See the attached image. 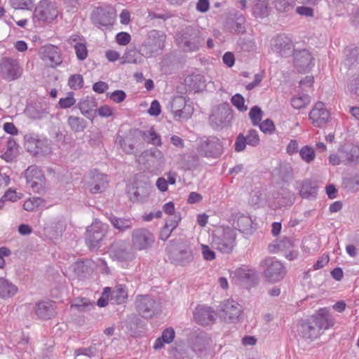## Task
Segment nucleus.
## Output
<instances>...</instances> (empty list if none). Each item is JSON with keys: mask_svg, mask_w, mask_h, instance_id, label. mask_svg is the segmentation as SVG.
I'll return each instance as SVG.
<instances>
[{"mask_svg": "<svg viewBox=\"0 0 359 359\" xmlns=\"http://www.w3.org/2000/svg\"><path fill=\"white\" fill-rule=\"evenodd\" d=\"M165 39L166 35L163 32L150 30L140 47V54L146 58L156 56L164 48Z\"/></svg>", "mask_w": 359, "mask_h": 359, "instance_id": "obj_1", "label": "nucleus"}, {"mask_svg": "<svg viewBox=\"0 0 359 359\" xmlns=\"http://www.w3.org/2000/svg\"><path fill=\"white\" fill-rule=\"evenodd\" d=\"M169 259L175 265L186 266L194 259V248L189 241L179 243L170 248Z\"/></svg>", "mask_w": 359, "mask_h": 359, "instance_id": "obj_2", "label": "nucleus"}, {"mask_svg": "<svg viewBox=\"0 0 359 359\" xmlns=\"http://www.w3.org/2000/svg\"><path fill=\"white\" fill-rule=\"evenodd\" d=\"M236 234L230 227L223 228L217 231L214 235L212 248L222 253H230L236 245Z\"/></svg>", "mask_w": 359, "mask_h": 359, "instance_id": "obj_3", "label": "nucleus"}, {"mask_svg": "<svg viewBox=\"0 0 359 359\" xmlns=\"http://www.w3.org/2000/svg\"><path fill=\"white\" fill-rule=\"evenodd\" d=\"M177 40L179 46L184 51H196L203 43L205 36L197 29L187 27Z\"/></svg>", "mask_w": 359, "mask_h": 359, "instance_id": "obj_4", "label": "nucleus"}, {"mask_svg": "<svg viewBox=\"0 0 359 359\" xmlns=\"http://www.w3.org/2000/svg\"><path fill=\"white\" fill-rule=\"evenodd\" d=\"M261 266L267 281L277 283L283 279L286 269L283 263L272 257H267L262 261Z\"/></svg>", "mask_w": 359, "mask_h": 359, "instance_id": "obj_5", "label": "nucleus"}, {"mask_svg": "<svg viewBox=\"0 0 359 359\" xmlns=\"http://www.w3.org/2000/svg\"><path fill=\"white\" fill-rule=\"evenodd\" d=\"M109 226L100 221L95 220L86 229V242L90 250H95L100 246L101 241L106 236Z\"/></svg>", "mask_w": 359, "mask_h": 359, "instance_id": "obj_6", "label": "nucleus"}, {"mask_svg": "<svg viewBox=\"0 0 359 359\" xmlns=\"http://www.w3.org/2000/svg\"><path fill=\"white\" fill-rule=\"evenodd\" d=\"M23 72L19 61L10 57H4L0 60V76L8 81L19 79Z\"/></svg>", "mask_w": 359, "mask_h": 359, "instance_id": "obj_7", "label": "nucleus"}, {"mask_svg": "<svg viewBox=\"0 0 359 359\" xmlns=\"http://www.w3.org/2000/svg\"><path fill=\"white\" fill-rule=\"evenodd\" d=\"M110 257L118 262H128L135 258V253L126 241H114L109 249Z\"/></svg>", "mask_w": 359, "mask_h": 359, "instance_id": "obj_8", "label": "nucleus"}, {"mask_svg": "<svg viewBox=\"0 0 359 359\" xmlns=\"http://www.w3.org/2000/svg\"><path fill=\"white\" fill-rule=\"evenodd\" d=\"M27 188L33 193H40L45 187L46 178L42 170L36 165H31L25 170Z\"/></svg>", "mask_w": 359, "mask_h": 359, "instance_id": "obj_9", "label": "nucleus"}, {"mask_svg": "<svg viewBox=\"0 0 359 359\" xmlns=\"http://www.w3.org/2000/svg\"><path fill=\"white\" fill-rule=\"evenodd\" d=\"M25 147L33 155L46 156L51 153L50 141L47 139H40L34 135L25 136Z\"/></svg>", "mask_w": 359, "mask_h": 359, "instance_id": "obj_10", "label": "nucleus"}, {"mask_svg": "<svg viewBox=\"0 0 359 359\" xmlns=\"http://www.w3.org/2000/svg\"><path fill=\"white\" fill-rule=\"evenodd\" d=\"M135 305L137 311L144 318H151L160 308L159 302L148 294L137 296Z\"/></svg>", "mask_w": 359, "mask_h": 359, "instance_id": "obj_11", "label": "nucleus"}, {"mask_svg": "<svg viewBox=\"0 0 359 359\" xmlns=\"http://www.w3.org/2000/svg\"><path fill=\"white\" fill-rule=\"evenodd\" d=\"M58 11L55 4L42 0L36 7L33 13L34 20L50 22L57 18Z\"/></svg>", "mask_w": 359, "mask_h": 359, "instance_id": "obj_12", "label": "nucleus"}, {"mask_svg": "<svg viewBox=\"0 0 359 359\" xmlns=\"http://www.w3.org/2000/svg\"><path fill=\"white\" fill-rule=\"evenodd\" d=\"M198 151L205 156L216 158L222 154L223 144L216 137H205L200 142Z\"/></svg>", "mask_w": 359, "mask_h": 359, "instance_id": "obj_13", "label": "nucleus"}, {"mask_svg": "<svg viewBox=\"0 0 359 359\" xmlns=\"http://www.w3.org/2000/svg\"><path fill=\"white\" fill-rule=\"evenodd\" d=\"M132 245L137 250H144L150 248L155 237L152 233L146 229H137L132 232Z\"/></svg>", "mask_w": 359, "mask_h": 359, "instance_id": "obj_14", "label": "nucleus"}, {"mask_svg": "<svg viewBox=\"0 0 359 359\" xmlns=\"http://www.w3.org/2000/svg\"><path fill=\"white\" fill-rule=\"evenodd\" d=\"M309 118L315 127L323 128L329 122L330 113L326 109L324 103L318 102L311 110Z\"/></svg>", "mask_w": 359, "mask_h": 359, "instance_id": "obj_15", "label": "nucleus"}, {"mask_svg": "<svg viewBox=\"0 0 359 359\" xmlns=\"http://www.w3.org/2000/svg\"><path fill=\"white\" fill-rule=\"evenodd\" d=\"M297 332L299 337L309 341H313L320 337L319 328L316 327L311 319L301 320L297 325Z\"/></svg>", "mask_w": 359, "mask_h": 359, "instance_id": "obj_16", "label": "nucleus"}, {"mask_svg": "<svg viewBox=\"0 0 359 359\" xmlns=\"http://www.w3.org/2000/svg\"><path fill=\"white\" fill-rule=\"evenodd\" d=\"M116 17L113 7L97 8L92 14V20L95 24L102 26L112 25Z\"/></svg>", "mask_w": 359, "mask_h": 359, "instance_id": "obj_17", "label": "nucleus"}, {"mask_svg": "<svg viewBox=\"0 0 359 359\" xmlns=\"http://www.w3.org/2000/svg\"><path fill=\"white\" fill-rule=\"evenodd\" d=\"M294 62L300 72H306L314 66V59L311 53L306 50H295Z\"/></svg>", "mask_w": 359, "mask_h": 359, "instance_id": "obj_18", "label": "nucleus"}, {"mask_svg": "<svg viewBox=\"0 0 359 359\" xmlns=\"http://www.w3.org/2000/svg\"><path fill=\"white\" fill-rule=\"evenodd\" d=\"M221 312L224 321L233 323L238 318L241 313V307L236 301L228 299L222 304Z\"/></svg>", "mask_w": 359, "mask_h": 359, "instance_id": "obj_19", "label": "nucleus"}, {"mask_svg": "<svg viewBox=\"0 0 359 359\" xmlns=\"http://www.w3.org/2000/svg\"><path fill=\"white\" fill-rule=\"evenodd\" d=\"M316 327L319 328V332L322 330H327L332 327L334 320L330 313L329 309L323 308L319 309L317 313L310 318Z\"/></svg>", "mask_w": 359, "mask_h": 359, "instance_id": "obj_20", "label": "nucleus"}, {"mask_svg": "<svg viewBox=\"0 0 359 359\" xmlns=\"http://www.w3.org/2000/svg\"><path fill=\"white\" fill-rule=\"evenodd\" d=\"M231 221L234 229H238L241 233H251L253 228V222L249 215L241 212H234L232 214Z\"/></svg>", "mask_w": 359, "mask_h": 359, "instance_id": "obj_21", "label": "nucleus"}, {"mask_svg": "<svg viewBox=\"0 0 359 359\" xmlns=\"http://www.w3.org/2000/svg\"><path fill=\"white\" fill-rule=\"evenodd\" d=\"M41 60L51 67H55L62 62V59L58 48L52 45L42 48L41 52Z\"/></svg>", "mask_w": 359, "mask_h": 359, "instance_id": "obj_22", "label": "nucleus"}, {"mask_svg": "<svg viewBox=\"0 0 359 359\" xmlns=\"http://www.w3.org/2000/svg\"><path fill=\"white\" fill-rule=\"evenodd\" d=\"M271 50L280 55H286L293 50L291 39L284 35H279L271 41Z\"/></svg>", "mask_w": 359, "mask_h": 359, "instance_id": "obj_23", "label": "nucleus"}, {"mask_svg": "<svg viewBox=\"0 0 359 359\" xmlns=\"http://www.w3.org/2000/svg\"><path fill=\"white\" fill-rule=\"evenodd\" d=\"M339 153L345 164L359 162L358 146L350 143L344 144L339 148Z\"/></svg>", "mask_w": 359, "mask_h": 359, "instance_id": "obj_24", "label": "nucleus"}, {"mask_svg": "<svg viewBox=\"0 0 359 359\" xmlns=\"http://www.w3.org/2000/svg\"><path fill=\"white\" fill-rule=\"evenodd\" d=\"M215 312L209 306H198L194 312V318L196 322L202 325H208L215 320Z\"/></svg>", "mask_w": 359, "mask_h": 359, "instance_id": "obj_25", "label": "nucleus"}, {"mask_svg": "<svg viewBox=\"0 0 359 359\" xmlns=\"http://www.w3.org/2000/svg\"><path fill=\"white\" fill-rule=\"evenodd\" d=\"M231 118L228 109H218L215 110L210 116V122L214 128H219L225 126Z\"/></svg>", "mask_w": 359, "mask_h": 359, "instance_id": "obj_26", "label": "nucleus"}, {"mask_svg": "<svg viewBox=\"0 0 359 359\" xmlns=\"http://www.w3.org/2000/svg\"><path fill=\"white\" fill-rule=\"evenodd\" d=\"M252 13L256 18H264L269 15L271 8L268 0H252Z\"/></svg>", "mask_w": 359, "mask_h": 359, "instance_id": "obj_27", "label": "nucleus"}, {"mask_svg": "<svg viewBox=\"0 0 359 359\" xmlns=\"http://www.w3.org/2000/svg\"><path fill=\"white\" fill-rule=\"evenodd\" d=\"M95 101L88 97L81 100L77 104V107L81 113L91 121L93 120L96 114L95 111Z\"/></svg>", "mask_w": 359, "mask_h": 359, "instance_id": "obj_28", "label": "nucleus"}, {"mask_svg": "<svg viewBox=\"0 0 359 359\" xmlns=\"http://www.w3.org/2000/svg\"><path fill=\"white\" fill-rule=\"evenodd\" d=\"M209 340L203 335H198L191 341L192 350L200 358L204 357L208 351Z\"/></svg>", "mask_w": 359, "mask_h": 359, "instance_id": "obj_29", "label": "nucleus"}, {"mask_svg": "<svg viewBox=\"0 0 359 359\" xmlns=\"http://www.w3.org/2000/svg\"><path fill=\"white\" fill-rule=\"evenodd\" d=\"M35 313L39 318L48 319L55 315L51 302H42L36 304Z\"/></svg>", "mask_w": 359, "mask_h": 359, "instance_id": "obj_30", "label": "nucleus"}, {"mask_svg": "<svg viewBox=\"0 0 359 359\" xmlns=\"http://www.w3.org/2000/svg\"><path fill=\"white\" fill-rule=\"evenodd\" d=\"M108 182L107 176L99 172H95L92 177L90 191L93 194L102 192Z\"/></svg>", "mask_w": 359, "mask_h": 359, "instance_id": "obj_31", "label": "nucleus"}, {"mask_svg": "<svg viewBox=\"0 0 359 359\" xmlns=\"http://www.w3.org/2000/svg\"><path fill=\"white\" fill-rule=\"evenodd\" d=\"M67 125L74 133H81L86 130L87 121L81 117L70 115L67 117Z\"/></svg>", "mask_w": 359, "mask_h": 359, "instance_id": "obj_32", "label": "nucleus"}, {"mask_svg": "<svg viewBox=\"0 0 359 359\" xmlns=\"http://www.w3.org/2000/svg\"><path fill=\"white\" fill-rule=\"evenodd\" d=\"M65 229L64 222L57 219H50L45 224L44 229L49 234L57 236L61 233Z\"/></svg>", "mask_w": 359, "mask_h": 359, "instance_id": "obj_33", "label": "nucleus"}, {"mask_svg": "<svg viewBox=\"0 0 359 359\" xmlns=\"http://www.w3.org/2000/svg\"><path fill=\"white\" fill-rule=\"evenodd\" d=\"M18 291L15 285L10 283L7 279L0 278V297L9 298L13 296Z\"/></svg>", "mask_w": 359, "mask_h": 359, "instance_id": "obj_34", "label": "nucleus"}, {"mask_svg": "<svg viewBox=\"0 0 359 359\" xmlns=\"http://www.w3.org/2000/svg\"><path fill=\"white\" fill-rule=\"evenodd\" d=\"M192 346L190 348L185 345L179 344L171 351V354L176 359H192L193 353Z\"/></svg>", "mask_w": 359, "mask_h": 359, "instance_id": "obj_35", "label": "nucleus"}, {"mask_svg": "<svg viewBox=\"0 0 359 359\" xmlns=\"http://www.w3.org/2000/svg\"><path fill=\"white\" fill-rule=\"evenodd\" d=\"M116 142L120 145L123 151L128 154H132L135 149L134 135L128 134L126 137L118 136Z\"/></svg>", "mask_w": 359, "mask_h": 359, "instance_id": "obj_36", "label": "nucleus"}, {"mask_svg": "<svg viewBox=\"0 0 359 359\" xmlns=\"http://www.w3.org/2000/svg\"><path fill=\"white\" fill-rule=\"evenodd\" d=\"M109 219L113 226L121 231L129 229L133 225V219L130 218H118L115 216H111Z\"/></svg>", "mask_w": 359, "mask_h": 359, "instance_id": "obj_37", "label": "nucleus"}, {"mask_svg": "<svg viewBox=\"0 0 359 359\" xmlns=\"http://www.w3.org/2000/svg\"><path fill=\"white\" fill-rule=\"evenodd\" d=\"M273 198L278 201L280 205H289L293 203L294 195L287 189H281L273 194Z\"/></svg>", "mask_w": 359, "mask_h": 359, "instance_id": "obj_38", "label": "nucleus"}, {"mask_svg": "<svg viewBox=\"0 0 359 359\" xmlns=\"http://www.w3.org/2000/svg\"><path fill=\"white\" fill-rule=\"evenodd\" d=\"M18 145L13 140H9L6 144V151L1 155L6 161H12L18 155Z\"/></svg>", "mask_w": 359, "mask_h": 359, "instance_id": "obj_39", "label": "nucleus"}, {"mask_svg": "<svg viewBox=\"0 0 359 359\" xmlns=\"http://www.w3.org/2000/svg\"><path fill=\"white\" fill-rule=\"evenodd\" d=\"M111 300L117 304H123L128 298V292L124 285H118L111 292Z\"/></svg>", "mask_w": 359, "mask_h": 359, "instance_id": "obj_40", "label": "nucleus"}, {"mask_svg": "<svg viewBox=\"0 0 359 359\" xmlns=\"http://www.w3.org/2000/svg\"><path fill=\"white\" fill-rule=\"evenodd\" d=\"M181 220L180 216H175L174 220L166 222L164 227L161 231L160 238L162 240H166L169 237L171 232L177 227L178 223Z\"/></svg>", "mask_w": 359, "mask_h": 359, "instance_id": "obj_41", "label": "nucleus"}, {"mask_svg": "<svg viewBox=\"0 0 359 359\" xmlns=\"http://www.w3.org/2000/svg\"><path fill=\"white\" fill-rule=\"evenodd\" d=\"M27 112L28 115L34 119H41L46 117L48 111L46 108H43L42 107L39 106H32L29 107L27 109Z\"/></svg>", "mask_w": 359, "mask_h": 359, "instance_id": "obj_42", "label": "nucleus"}, {"mask_svg": "<svg viewBox=\"0 0 359 359\" xmlns=\"http://www.w3.org/2000/svg\"><path fill=\"white\" fill-rule=\"evenodd\" d=\"M194 113V108L192 106H189L183 109H180L179 112H174L173 118L176 121L183 122L189 119Z\"/></svg>", "mask_w": 359, "mask_h": 359, "instance_id": "obj_43", "label": "nucleus"}, {"mask_svg": "<svg viewBox=\"0 0 359 359\" xmlns=\"http://www.w3.org/2000/svg\"><path fill=\"white\" fill-rule=\"evenodd\" d=\"M316 192V187L309 181L304 182L299 190L300 195L305 198L315 196Z\"/></svg>", "mask_w": 359, "mask_h": 359, "instance_id": "obj_44", "label": "nucleus"}, {"mask_svg": "<svg viewBox=\"0 0 359 359\" xmlns=\"http://www.w3.org/2000/svg\"><path fill=\"white\" fill-rule=\"evenodd\" d=\"M299 156L302 161L311 163L315 160L316 153L313 147L306 145L299 150Z\"/></svg>", "mask_w": 359, "mask_h": 359, "instance_id": "obj_45", "label": "nucleus"}, {"mask_svg": "<svg viewBox=\"0 0 359 359\" xmlns=\"http://www.w3.org/2000/svg\"><path fill=\"white\" fill-rule=\"evenodd\" d=\"M142 137L144 140L154 145L158 146L161 144V137L154 131L153 128L143 132Z\"/></svg>", "mask_w": 359, "mask_h": 359, "instance_id": "obj_46", "label": "nucleus"}, {"mask_svg": "<svg viewBox=\"0 0 359 359\" xmlns=\"http://www.w3.org/2000/svg\"><path fill=\"white\" fill-rule=\"evenodd\" d=\"M185 81L187 83H193L192 86H191V88L196 92L202 90L205 87L203 76L199 74L189 76L186 79Z\"/></svg>", "mask_w": 359, "mask_h": 359, "instance_id": "obj_47", "label": "nucleus"}, {"mask_svg": "<svg viewBox=\"0 0 359 359\" xmlns=\"http://www.w3.org/2000/svg\"><path fill=\"white\" fill-rule=\"evenodd\" d=\"M310 102L311 100L309 95H301L292 97L291 104L294 109H299L307 106Z\"/></svg>", "mask_w": 359, "mask_h": 359, "instance_id": "obj_48", "label": "nucleus"}, {"mask_svg": "<svg viewBox=\"0 0 359 359\" xmlns=\"http://www.w3.org/2000/svg\"><path fill=\"white\" fill-rule=\"evenodd\" d=\"M189 106H190V104H187V100L184 97L178 96L172 99L170 103V110L172 114L177 111L179 112L180 109H183Z\"/></svg>", "mask_w": 359, "mask_h": 359, "instance_id": "obj_49", "label": "nucleus"}, {"mask_svg": "<svg viewBox=\"0 0 359 359\" xmlns=\"http://www.w3.org/2000/svg\"><path fill=\"white\" fill-rule=\"evenodd\" d=\"M92 306L93 305L90 303L88 299L82 298L75 300V302L71 305V308L76 309L81 312H84L90 310Z\"/></svg>", "mask_w": 359, "mask_h": 359, "instance_id": "obj_50", "label": "nucleus"}, {"mask_svg": "<svg viewBox=\"0 0 359 359\" xmlns=\"http://www.w3.org/2000/svg\"><path fill=\"white\" fill-rule=\"evenodd\" d=\"M295 0H275V7L280 12H286L293 8Z\"/></svg>", "mask_w": 359, "mask_h": 359, "instance_id": "obj_51", "label": "nucleus"}, {"mask_svg": "<svg viewBox=\"0 0 359 359\" xmlns=\"http://www.w3.org/2000/svg\"><path fill=\"white\" fill-rule=\"evenodd\" d=\"M130 199L133 201H140L144 200L146 197H147L149 194V191H143L142 188H133L131 190L128 191Z\"/></svg>", "mask_w": 359, "mask_h": 359, "instance_id": "obj_52", "label": "nucleus"}, {"mask_svg": "<svg viewBox=\"0 0 359 359\" xmlns=\"http://www.w3.org/2000/svg\"><path fill=\"white\" fill-rule=\"evenodd\" d=\"M76 102V99L74 97L72 93H69L67 97H61L59 100L57 105V108L60 109H69L74 106Z\"/></svg>", "mask_w": 359, "mask_h": 359, "instance_id": "obj_53", "label": "nucleus"}, {"mask_svg": "<svg viewBox=\"0 0 359 359\" xmlns=\"http://www.w3.org/2000/svg\"><path fill=\"white\" fill-rule=\"evenodd\" d=\"M43 203L41 198L33 197L26 200L23 204V208L27 211H34Z\"/></svg>", "mask_w": 359, "mask_h": 359, "instance_id": "obj_54", "label": "nucleus"}, {"mask_svg": "<svg viewBox=\"0 0 359 359\" xmlns=\"http://www.w3.org/2000/svg\"><path fill=\"white\" fill-rule=\"evenodd\" d=\"M250 118L252 121V123L254 126H257L259 124L262 117V109L257 107L254 106L249 112Z\"/></svg>", "mask_w": 359, "mask_h": 359, "instance_id": "obj_55", "label": "nucleus"}, {"mask_svg": "<svg viewBox=\"0 0 359 359\" xmlns=\"http://www.w3.org/2000/svg\"><path fill=\"white\" fill-rule=\"evenodd\" d=\"M68 84L72 89H80L83 86V79L80 74L72 75L68 81Z\"/></svg>", "mask_w": 359, "mask_h": 359, "instance_id": "obj_56", "label": "nucleus"}, {"mask_svg": "<svg viewBox=\"0 0 359 359\" xmlns=\"http://www.w3.org/2000/svg\"><path fill=\"white\" fill-rule=\"evenodd\" d=\"M34 1V0H10V4L15 9H29L33 6Z\"/></svg>", "mask_w": 359, "mask_h": 359, "instance_id": "obj_57", "label": "nucleus"}, {"mask_svg": "<svg viewBox=\"0 0 359 359\" xmlns=\"http://www.w3.org/2000/svg\"><path fill=\"white\" fill-rule=\"evenodd\" d=\"M147 153L151 158V161L154 163L161 165L164 163V156L160 150L157 149H151L147 151Z\"/></svg>", "mask_w": 359, "mask_h": 359, "instance_id": "obj_58", "label": "nucleus"}, {"mask_svg": "<svg viewBox=\"0 0 359 359\" xmlns=\"http://www.w3.org/2000/svg\"><path fill=\"white\" fill-rule=\"evenodd\" d=\"M231 103L236 107L239 111H245L248 107L245 105L244 97L241 94H236L231 97Z\"/></svg>", "mask_w": 359, "mask_h": 359, "instance_id": "obj_59", "label": "nucleus"}, {"mask_svg": "<svg viewBox=\"0 0 359 359\" xmlns=\"http://www.w3.org/2000/svg\"><path fill=\"white\" fill-rule=\"evenodd\" d=\"M76 57L80 60H85L88 56V50L85 41L81 43H76L74 47Z\"/></svg>", "mask_w": 359, "mask_h": 359, "instance_id": "obj_60", "label": "nucleus"}, {"mask_svg": "<svg viewBox=\"0 0 359 359\" xmlns=\"http://www.w3.org/2000/svg\"><path fill=\"white\" fill-rule=\"evenodd\" d=\"M247 140V144L253 147L258 145L259 142V137L258 133L255 130H250L248 134L245 137Z\"/></svg>", "mask_w": 359, "mask_h": 359, "instance_id": "obj_61", "label": "nucleus"}, {"mask_svg": "<svg viewBox=\"0 0 359 359\" xmlns=\"http://www.w3.org/2000/svg\"><path fill=\"white\" fill-rule=\"evenodd\" d=\"M97 350L96 346H95V344H94L93 346H90L88 348L76 349L75 351V355L76 356L80 355H86V356L90 358L95 355V353H97Z\"/></svg>", "mask_w": 359, "mask_h": 359, "instance_id": "obj_62", "label": "nucleus"}, {"mask_svg": "<svg viewBox=\"0 0 359 359\" xmlns=\"http://www.w3.org/2000/svg\"><path fill=\"white\" fill-rule=\"evenodd\" d=\"M116 42L121 46L128 44L131 40L130 35L127 32H120L116 36Z\"/></svg>", "mask_w": 359, "mask_h": 359, "instance_id": "obj_63", "label": "nucleus"}, {"mask_svg": "<svg viewBox=\"0 0 359 359\" xmlns=\"http://www.w3.org/2000/svg\"><path fill=\"white\" fill-rule=\"evenodd\" d=\"M348 90L359 97V74L354 76L350 81Z\"/></svg>", "mask_w": 359, "mask_h": 359, "instance_id": "obj_64", "label": "nucleus"}]
</instances>
